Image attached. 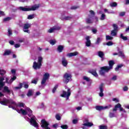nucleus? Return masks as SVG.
Returning a JSON list of instances; mask_svg holds the SVG:
<instances>
[{
    "mask_svg": "<svg viewBox=\"0 0 129 129\" xmlns=\"http://www.w3.org/2000/svg\"><path fill=\"white\" fill-rule=\"evenodd\" d=\"M12 53V51L10 49H6L3 56H9Z\"/></svg>",
    "mask_w": 129,
    "mask_h": 129,
    "instance_id": "18",
    "label": "nucleus"
},
{
    "mask_svg": "<svg viewBox=\"0 0 129 129\" xmlns=\"http://www.w3.org/2000/svg\"><path fill=\"white\" fill-rule=\"evenodd\" d=\"M91 74L94 75V76H95V77H97V76H98V75L97 74V73H96V71H93L91 72Z\"/></svg>",
    "mask_w": 129,
    "mask_h": 129,
    "instance_id": "41",
    "label": "nucleus"
},
{
    "mask_svg": "<svg viewBox=\"0 0 129 129\" xmlns=\"http://www.w3.org/2000/svg\"><path fill=\"white\" fill-rule=\"evenodd\" d=\"M3 105H7L8 104H11L9 105V107L13 108V109H16L17 107H25V103L23 102H19L18 104H16L15 101H13V100L10 99L8 100L6 98L3 99V101L0 102Z\"/></svg>",
    "mask_w": 129,
    "mask_h": 129,
    "instance_id": "2",
    "label": "nucleus"
},
{
    "mask_svg": "<svg viewBox=\"0 0 129 129\" xmlns=\"http://www.w3.org/2000/svg\"><path fill=\"white\" fill-rule=\"evenodd\" d=\"M112 107L111 105H108V106H97L96 109L97 110H103L104 109H109Z\"/></svg>",
    "mask_w": 129,
    "mask_h": 129,
    "instance_id": "10",
    "label": "nucleus"
},
{
    "mask_svg": "<svg viewBox=\"0 0 129 129\" xmlns=\"http://www.w3.org/2000/svg\"><path fill=\"white\" fill-rule=\"evenodd\" d=\"M61 63L64 67H66L68 65V61L66 60V58L64 57L62 58Z\"/></svg>",
    "mask_w": 129,
    "mask_h": 129,
    "instance_id": "17",
    "label": "nucleus"
},
{
    "mask_svg": "<svg viewBox=\"0 0 129 129\" xmlns=\"http://www.w3.org/2000/svg\"><path fill=\"white\" fill-rule=\"evenodd\" d=\"M123 91H127L128 90V87L127 86H124L123 87Z\"/></svg>",
    "mask_w": 129,
    "mask_h": 129,
    "instance_id": "55",
    "label": "nucleus"
},
{
    "mask_svg": "<svg viewBox=\"0 0 129 129\" xmlns=\"http://www.w3.org/2000/svg\"><path fill=\"white\" fill-rule=\"evenodd\" d=\"M11 20H12L11 17H6L4 19L3 21L4 22H9V21H11Z\"/></svg>",
    "mask_w": 129,
    "mask_h": 129,
    "instance_id": "38",
    "label": "nucleus"
},
{
    "mask_svg": "<svg viewBox=\"0 0 129 129\" xmlns=\"http://www.w3.org/2000/svg\"><path fill=\"white\" fill-rule=\"evenodd\" d=\"M92 32L93 34H95L96 33H97V30H96V29H92Z\"/></svg>",
    "mask_w": 129,
    "mask_h": 129,
    "instance_id": "59",
    "label": "nucleus"
},
{
    "mask_svg": "<svg viewBox=\"0 0 129 129\" xmlns=\"http://www.w3.org/2000/svg\"><path fill=\"white\" fill-rule=\"evenodd\" d=\"M83 125H84L85 126H89L90 127L91 126H92V125H93V123L89 122H87L86 123H84L83 124Z\"/></svg>",
    "mask_w": 129,
    "mask_h": 129,
    "instance_id": "24",
    "label": "nucleus"
},
{
    "mask_svg": "<svg viewBox=\"0 0 129 129\" xmlns=\"http://www.w3.org/2000/svg\"><path fill=\"white\" fill-rule=\"evenodd\" d=\"M41 126L43 129H51L49 127V123L47 122L45 119H43L41 121Z\"/></svg>",
    "mask_w": 129,
    "mask_h": 129,
    "instance_id": "9",
    "label": "nucleus"
},
{
    "mask_svg": "<svg viewBox=\"0 0 129 129\" xmlns=\"http://www.w3.org/2000/svg\"><path fill=\"white\" fill-rule=\"evenodd\" d=\"M119 15L120 17H123V16H124V15H125V12H120Z\"/></svg>",
    "mask_w": 129,
    "mask_h": 129,
    "instance_id": "54",
    "label": "nucleus"
},
{
    "mask_svg": "<svg viewBox=\"0 0 129 129\" xmlns=\"http://www.w3.org/2000/svg\"><path fill=\"white\" fill-rule=\"evenodd\" d=\"M38 80H39V79L38 78L33 80L31 81V83H33L34 84H37V82H38Z\"/></svg>",
    "mask_w": 129,
    "mask_h": 129,
    "instance_id": "44",
    "label": "nucleus"
},
{
    "mask_svg": "<svg viewBox=\"0 0 129 129\" xmlns=\"http://www.w3.org/2000/svg\"><path fill=\"white\" fill-rule=\"evenodd\" d=\"M77 55H78V52L75 51L68 53L67 54V56L69 57V58H71V57H74V56H77Z\"/></svg>",
    "mask_w": 129,
    "mask_h": 129,
    "instance_id": "14",
    "label": "nucleus"
},
{
    "mask_svg": "<svg viewBox=\"0 0 129 129\" xmlns=\"http://www.w3.org/2000/svg\"><path fill=\"white\" fill-rule=\"evenodd\" d=\"M6 83H8V84H11V83H12L14 81V80H16V79H17V77L16 76L13 77L11 79L10 81H9V78H6Z\"/></svg>",
    "mask_w": 129,
    "mask_h": 129,
    "instance_id": "16",
    "label": "nucleus"
},
{
    "mask_svg": "<svg viewBox=\"0 0 129 129\" xmlns=\"http://www.w3.org/2000/svg\"><path fill=\"white\" fill-rule=\"evenodd\" d=\"M106 44L107 45V46H112V45H113V43L111 41H109L107 42Z\"/></svg>",
    "mask_w": 129,
    "mask_h": 129,
    "instance_id": "50",
    "label": "nucleus"
},
{
    "mask_svg": "<svg viewBox=\"0 0 129 129\" xmlns=\"http://www.w3.org/2000/svg\"><path fill=\"white\" fill-rule=\"evenodd\" d=\"M31 26L32 24H31V23H27L25 24L23 26V32H24V33H27V34H30V30L29 29L31 28Z\"/></svg>",
    "mask_w": 129,
    "mask_h": 129,
    "instance_id": "8",
    "label": "nucleus"
},
{
    "mask_svg": "<svg viewBox=\"0 0 129 129\" xmlns=\"http://www.w3.org/2000/svg\"><path fill=\"white\" fill-rule=\"evenodd\" d=\"M22 87H23V83H20L19 86L18 87H15L14 88L16 90H18L19 89H22Z\"/></svg>",
    "mask_w": 129,
    "mask_h": 129,
    "instance_id": "26",
    "label": "nucleus"
},
{
    "mask_svg": "<svg viewBox=\"0 0 129 129\" xmlns=\"http://www.w3.org/2000/svg\"><path fill=\"white\" fill-rule=\"evenodd\" d=\"M99 129H107V126L103 125H99Z\"/></svg>",
    "mask_w": 129,
    "mask_h": 129,
    "instance_id": "42",
    "label": "nucleus"
},
{
    "mask_svg": "<svg viewBox=\"0 0 129 129\" xmlns=\"http://www.w3.org/2000/svg\"><path fill=\"white\" fill-rule=\"evenodd\" d=\"M105 13H107L108 14H114V12H109L107 9H104Z\"/></svg>",
    "mask_w": 129,
    "mask_h": 129,
    "instance_id": "51",
    "label": "nucleus"
},
{
    "mask_svg": "<svg viewBox=\"0 0 129 129\" xmlns=\"http://www.w3.org/2000/svg\"><path fill=\"white\" fill-rule=\"evenodd\" d=\"M113 27L114 30L117 31V25L113 24Z\"/></svg>",
    "mask_w": 129,
    "mask_h": 129,
    "instance_id": "49",
    "label": "nucleus"
},
{
    "mask_svg": "<svg viewBox=\"0 0 129 129\" xmlns=\"http://www.w3.org/2000/svg\"><path fill=\"white\" fill-rule=\"evenodd\" d=\"M110 6L112 8L115 7H117V3H116L115 2H113V3H110Z\"/></svg>",
    "mask_w": 129,
    "mask_h": 129,
    "instance_id": "36",
    "label": "nucleus"
},
{
    "mask_svg": "<svg viewBox=\"0 0 129 129\" xmlns=\"http://www.w3.org/2000/svg\"><path fill=\"white\" fill-rule=\"evenodd\" d=\"M101 41V39H100V38H98L97 39V41L96 42V44H99V43H100Z\"/></svg>",
    "mask_w": 129,
    "mask_h": 129,
    "instance_id": "57",
    "label": "nucleus"
},
{
    "mask_svg": "<svg viewBox=\"0 0 129 129\" xmlns=\"http://www.w3.org/2000/svg\"><path fill=\"white\" fill-rule=\"evenodd\" d=\"M121 39L123 40V41H126L127 40V37L126 36H123V34H121L120 35Z\"/></svg>",
    "mask_w": 129,
    "mask_h": 129,
    "instance_id": "32",
    "label": "nucleus"
},
{
    "mask_svg": "<svg viewBox=\"0 0 129 129\" xmlns=\"http://www.w3.org/2000/svg\"><path fill=\"white\" fill-rule=\"evenodd\" d=\"M53 29H54V31H56V30H59L61 29V27H60V26H54L53 27Z\"/></svg>",
    "mask_w": 129,
    "mask_h": 129,
    "instance_id": "45",
    "label": "nucleus"
},
{
    "mask_svg": "<svg viewBox=\"0 0 129 129\" xmlns=\"http://www.w3.org/2000/svg\"><path fill=\"white\" fill-rule=\"evenodd\" d=\"M60 127L63 129H67L68 128V126L67 125H62Z\"/></svg>",
    "mask_w": 129,
    "mask_h": 129,
    "instance_id": "53",
    "label": "nucleus"
},
{
    "mask_svg": "<svg viewBox=\"0 0 129 129\" xmlns=\"http://www.w3.org/2000/svg\"><path fill=\"white\" fill-rule=\"evenodd\" d=\"M98 55L99 57L101 58L102 60H103V57H104V53L102 51H98Z\"/></svg>",
    "mask_w": 129,
    "mask_h": 129,
    "instance_id": "22",
    "label": "nucleus"
},
{
    "mask_svg": "<svg viewBox=\"0 0 129 129\" xmlns=\"http://www.w3.org/2000/svg\"><path fill=\"white\" fill-rule=\"evenodd\" d=\"M90 37L89 36H88L86 37V46L87 47H90L91 45V41H90Z\"/></svg>",
    "mask_w": 129,
    "mask_h": 129,
    "instance_id": "13",
    "label": "nucleus"
},
{
    "mask_svg": "<svg viewBox=\"0 0 129 129\" xmlns=\"http://www.w3.org/2000/svg\"><path fill=\"white\" fill-rule=\"evenodd\" d=\"M35 17H36V15H35V14L29 15H28L27 19H28V20H32L33 19H34V18H35Z\"/></svg>",
    "mask_w": 129,
    "mask_h": 129,
    "instance_id": "28",
    "label": "nucleus"
},
{
    "mask_svg": "<svg viewBox=\"0 0 129 129\" xmlns=\"http://www.w3.org/2000/svg\"><path fill=\"white\" fill-rule=\"evenodd\" d=\"M54 31H55V30L54 29V27H52L48 30V33H53Z\"/></svg>",
    "mask_w": 129,
    "mask_h": 129,
    "instance_id": "47",
    "label": "nucleus"
},
{
    "mask_svg": "<svg viewBox=\"0 0 129 129\" xmlns=\"http://www.w3.org/2000/svg\"><path fill=\"white\" fill-rule=\"evenodd\" d=\"M18 113H22L23 115H28L30 119L28 117H25V119L30 122L31 125L38 128V123L37 122V118L33 115V111L29 107H26L25 109H20L16 110Z\"/></svg>",
    "mask_w": 129,
    "mask_h": 129,
    "instance_id": "1",
    "label": "nucleus"
},
{
    "mask_svg": "<svg viewBox=\"0 0 129 129\" xmlns=\"http://www.w3.org/2000/svg\"><path fill=\"white\" fill-rule=\"evenodd\" d=\"M116 79H117V77H116V76H113V77H112V79H111V80H113L114 81H115V80H116Z\"/></svg>",
    "mask_w": 129,
    "mask_h": 129,
    "instance_id": "64",
    "label": "nucleus"
},
{
    "mask_svg": "<svg viewBox=\"0 0 129 129\" xmlns=\"http://www.w3.org/2000/svg\"><path fill=\"white\" fill-rule=\"evenodd\" d=\"M90 13L92 16V17H94L95 13L94 11H92V10L90 11Z\"/></svg>",
    "mask_w": 129,
    "mask_h": 129,
    "instance_id": "58",
    "label": "nucleus"
},
{
    "mask_svg": "<svg viewBox=\"0 0 129 129\" xmlns=\"http://www.w3.org/2000/svg\"><path fill=\"white\" fill-rule=\"evenodd\" d=\"M49 77H50V74L49 73H46L43 75V79L48 80L49 79Z\"/></svg>",
    "mask_w": 129,
    "mask_h": 129,
    "instance_id": "25",
    "label": "nucleus"
},
{
    "mask_svg": "<svg viewBox=\"0 0 129 129\" xmlns=\"http://www.w3.org/2000/svg\"><path fill=\"white\" fill-rule=\"evenodd\" d=\"M40 8V5H35L31 7L26 6V7H20L19 9L23 12H30V11H36Z\"/></svg>",
    "mask_w": 129,
    "mask_h": 129,
    "instance_id": "4",
    "label": "nucleus"
},
{
    "mask_svg": "<svg viewBox=\"0 0 129 129\" xmlns=\"http://www.w3.org/2000/svg\"><path fill=\"white\" fill-rule=\"evenodd\" d=\"M78 8H79V7H77V6H73L71 7V9L72 10H76V9H78Z\"/></svg>",
    "mask_w": 129,
    "mask_h": 129,
    "instance_id": "60",
    "label": "nucleus"
},
{
    "mask_svg": "<svg viewBox=\"0 0 129 129\" xmlns=\"http://www.w3.org/2000/svg\"><path fill=\"white\" fill-rule=\"evenodd\" d=\"M83 79L85 80V81H87V82H91V79L87 76H84Z\"/></svg>",
    "mask_w": 129,
    "mask_h": 129,
    "instance_id": "29",
    "label": "nucleus"
},
{
    "mask_svg": "<svg viewBox=\"0 0 129 129\" xmlns=\"http://www.w3.org/2000/svg\"><path fill=\"white\" fill-rule=\"evenodd\" d=\"M99 89H100V93H99V96H100L101 97H102V96H103L104 94H103V88H102V85H101L99 87Z\"/></svg>",
    "mask_w": 129,
    "mask_h": 129,
    "instance_id": "19",
    "label": "nucleus"
},
{
    "mask_svg": "<svg viewBox=\"0 0 129 129\" xmlns=\"http://www.w3.org/2000/svg\"><path fill=\"white\" fill-rule=\"evenodd\" d=\"M58 88V85H56L52 89V93H55L56 92V90Z\"/></svg>",
    "mask_w": 129,
    "mask_h": 129,
    "instance_id": "40",
    "label": "nucleus"
},
{
    "mask_svg": "<svg viewBox=\"0 0 129 129\" xmlns=\"http://www.w3.org/2000/svg\"><path fill=\"white\" fill-rule=\"evenodd\" d=\"M112 100L113 101H115V102H119V101L116 98H113Z\"/></svg>",
    "mask_w": 129,
    "mask_h": 129,
    "instance_id": "62",
    "label": "nucleus"
},
{
    "mask_svg": "<svg viewBox=\"0 0 129 129\" xmlns=\"http://www.w3.org/2000/svg\"><path fill=\"white\" fill-rule=\"evenodd\" d=\"M100 20L101 21H104V20H105V15L104 14H102L101 15Z\"/></svg>",
    "mask_w": 129,
    "mask_h": 129,
    "instance_id": "43",
    "label": "nucleus"
},
{
    "mask_svg": "<svg viewBox=\"0 0 129 129\" xmlns=\"http://www.w3.org/2000/svg\"><path fill=\"white\" fill-rule=\"evenodd\" d=\"M113 39V37L109 36V35H106V40H112Z\"/></svg>",
    "mask_w": 129,
    "mask_h": 129,
    "instance_id": "46",
    "label": "nucleus"
},
{
    "mask_svg": "<svg viewBox=\"0 0 129 129\" xmlns=\"http://www.w3.org/2000/svg\"><path fill=\"white\" fill-rule=\"evenodd\" d=\"M49 43L51 45H52V46H53L54 44H56V40L54 39V40H51L49 41Z\"/></svg>",
    "mask_w": 129,
    "mask_h": 129,
    "instance_id": "34",
    "label": "nucleus"
},
{
    "mask_svg": "<svg viewBox=\"0 0 129 129\" xmlns=\"http://www.w3.org/2000/svg\"><path fill=\"white\" fill-rule=\"evenodd\" d=\"M118 55L119 57H121V58H124V54L122 51H119Z\"/></svg>",
    "mask_w": 129,
    "mask_h": 129,
    "instance_id": "31",
    "label": "nucleus"
},
{
    "mask_svg": "<svg viewBox=\"0 0 129 129\" xmlns=\"http://www.w3.org/2000/svg\"><path fill=\"white\" fill-rule=\"evenodd\" d=\"M23 85H24V88L28 89L29 88V84L27 82H23Z\"/></svg>",
    "mask_w": 129,
    "mask_h": 129,
    "instance_id": "35",
    "label": "nucleus"
},
{
    "mask_svg": "<svg viewBox=\"0 0 129 129\" xmlns=\"http://www.w3.org/2000/svg\"><path fill=\"white\" fill-rule=\"evenodd\" d=\"M4 16H5V12L0 11V17H3Z\"/></svg>",
    "mask_w": 129,
    "mask_h": 129,
    "instance_id": "61",
    "label": "nucleus"
},
{
    "mask_svg": "<svg viewBox=\"0 0 129 129\" xmlns=\"http://www.w3.org/2000/svg\"><path fill=\"white\" fill-rule=\"evenodd\" d=\"M109 117L110 118H112L113 117H116V115H115V113L113 112H109Z\"/></svg>",
    "mask_w": 129,
    "mask_h": 129,
    "instance_id": "21",
    "label": "nucleus"
},
{
    "mask_svg": "<svg viewBox=\"0 0 129 129\" xmlns=\"http://www.w3.org/2000/svg\"><path fill=\"white\" fill-rule=\"evenodd\" d=\"M122 67V64H119L117 66L116 68H115V71H118V70H119L120 68Z\"/></svg>",
    "mask_w": 129,
    "mask_h": 129,
    "instance_id": "37",
    "label": "nucleus"
},
{
    "mask_svg": "<svg viewBox=\"0 0 129 129\" xmlns=\"http://www.w3.org/2000/svg\"><path fill=\"white\" fill-rule=\"evenodd\" d=\"M113 65H114V61H113V60H110L109 61V66H104L101 68V70L99 72L100 74L102 76H104L106 73L109 72V71L112 69Z\"/></svg>",
    "mask_w": 129,
    "mask_h": 129,
    "instance_id": "3",
    "label": "nucleus"
},
{
    "mask_svg": "<svg viewBox=\"0 0 129 129\" xmlns=\"http://www.w3.org/2000/svg\"><path fill=\"white\" fill-rule=\"evenodd\" d=\"M60 19L62 20V21H69L70 20H71V19H72V17L65 16L64 15H62L61 16Z\"/></svg>",
    "mask_w": 129,
    "mask_h": 129,
    "instance_id": "15",
    "label": "nucleus"
},
{
    "mask_svg": "<svg viewBox=\"0 0 129 129\" xmlns=\"http://www.w3.org/2000/svg\"><path fill=\"white\" fill-rule=\"evenodd\" d=\"M6 73V71L0 70V74H1V75H5Z\"/></svg>",
    "mask_w": 129,
    "mask_h": 129,
    "instance_id": "48",
    "label": "nucleus"
},
{
    "mask_svg": "<svg viewBox=\"0 0 129 129\" xmlns=\"http://www.w3.org/2000/svg\"><path fill=\"white\" fill-rule=\"evenodd\" d=\"M71 78H72L71 73H66L63 76V82L64 83H68V82L71 81Z\"/></svg>",
    "mask_w": 129,
    "mask_h": 129,
    "instance_id": "6",
    "label": "nucleus"
},
{
    "mask_svg": "<svg viewBox=\"0 0 129 129\" xmlns=\"http://www.w3.org/2000/svg\"><path fill=\"white\" fill-rule=\"evenodd\" d=\"M55 118L57 120H60L61 119V117L58 114L56 115Z\"/></svg>",
    "mask_w": 129,
    "mask_h": 129,
    "instance_id": "52",
    "label": "nucleus"
},
{
    "mask_svg": "<svg viewBox=\"0 0 129 129\" xmlns=\"http://www.w3.org/2000/svg\"><path fill=\"white\" fill-rule=\"evenodd\" d=\"M78 122V120L77 119H75L73 120V123L74 124H76V123H77Z\"/></svg>",
    "mask_w": 129,
    "mask_h": 129,
    "instance_id": "56",
    "label": "nucleus"
},
{
    "mask_svg": "<svg viewBox=\"0 0 129 129\" xmlns=\"http://www.w3.org/2000/svg\"><path fill=\"white\" fill-rule=\"evenodd\" d=\"M63 49H64V46L60 45L57 46V50L59 53H61L63 51Z\"/></svg>",
    "mask_w": 129,
    "mask_h": 129,
    "instance_id": "20",
    "label": "nucleus"
},
{
    "mask_svg": "<svg viewBox=\"0 0 129 129\" xmlns=\"http://www.w3.org/2000/svg\"><path fill=\"white\" fill-rule=\"evenodd\" d=\"M71 95V89L70 88H67V92L62 91V94L60 95L61 97H64L67 98V100L69 99V97Z\"/></svg>",
    "mask_w": 129,
    "mask_h": 129,
    "instance_id": "7",
    "label": "nucleus"
},
{
    "mask_svg": "<svg viewBox=\"0 0 129 129\" xmlns=\"http://www.w3.org/2000/svg\"><path fill=\"white\" fill-rule=\"evenodd\" d=\"M32 95H33V90H29L27 92V96L28 97H30V96H32Z\"/></svg>",
    "mask_w": 129,
    "mask_h": 129,
    "instance_id": "27",
    "label": "nucleus"
},
{
    "mask_svg": "<svg viewBox=\"0 0 129 129\" xmlns=\"http://www.w3.org/2000/svg\"><path fill=\"white\" fill-rule=\"evenodd\" d=\"M4 80H5V78H0V90H2V88L5 86V82H4ZM2 96H4V94L2 92H0V97Z\"/></svg>",
    "mask_w": 129,
    "mask_h": 129,
    "instance_id": "11",
    "label": "nucleus"
},
{
    "mask_svg": "<svg viewBox=\"0 0 129 129\" xmlns=\"http://www.w3.org/2000/svg\"><path fill=\"white\" fill-rule=\"evenodd\" d=\"M4 90L5 92H7L8 93H10V92H11V91L9 90V87L8 86H5Z\"/></svg>",
    "mask_w": 129,
    "mask_h": 129,
    "instance_id": "33",
    "label": "nucleus"
},
{
    "mask_svg": "<svg viewBox=\"0 0 129 129\" xmlns=\"http://www.w3.org/2000/svg\"><path fill=\"white\" fill-rule=\"evenodd\" d=\"M12 30L11 29H8V35L9 36H11L12 35Z\"/></svg>",
    "mask_w": 129,
    "mask_h": 129,
    "instance_id": "63",
    "label": "nucleus"
},
{
    "mask_svg": "<svg viewBox=\"0 0 129 129\" xmlns=\"http://www.w3.org/2000/svg\"><path fill=\"white\" fill-rule=\"evenodd\" d=\"M46 81H47V80L43 78V79L41 80V85H45V83H46Z\"/></svg>",
    "mask_w": 129,
    "mask_h": 129,
    "instance_id": "39",
    "label": "nucleus"
},
{
    "mask_svg": "<svg viewBox=\"0 0 129 129\" xmlns=\"http://www.w3.org/2000/svg\"><path fill=\"white\" fill-rule=\"evenodd\" d=\"M117 108H119L120 111L125 112L124 109H123V108L121 107V105L119 103L115 105L114 108L113 109V111H116V110H117Z\"/></svg>",
    "mask_w": 129,
    "mask_h": 129,
    "instance_id": "12",
    "label": "nucleus"
},
{
    "mask_svg": "<svg viewBox=\"0 0 129 129\" xmlns=\"http://www.w3.org/2000/svg\"><path fill=\"white\" fill-rule=\"evenodd\" d=\"M43 61V57L42 56L38 57V62L34 61L33 64V68L34 70H37V69H40L42 66V61Z\"/></svg>",
    "mask_w": 129,
    "mask_h": 129,
    "instance_id": "5",
    "label": "nucleus"
},
{
    "mask_svg": "<svg viewBox=\"0 0 129 129\" xmlns=\"http://www.w3.org/2000/svg\"><path fill=\"white\" fill-rule=\"evenodd\" d=\"M116 35H117V30H113L111 31V36H112V37H114V36H116Z\"/></svg>",
    "mask_w": 129,
    "mask_h": 129,
    "instance_id": "23",
    "label": "nucleus"
},
{
    "mask_svg": "<svg viewBox=\"0 0 129 129\" xmlns=\"http://www.w3.org/2000/svg\"><path fill=\"white\" fill-rule=\"evenodd\" d=\"M86 23H87V24H91L93 23V22L92 21V17L87 18L86 19Z\"/></svg>",
    "mask_w": 129,
    "mask_h": 129,
    "instance_id": "30",
    "label": "nucleus"
}]
</instances>
